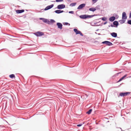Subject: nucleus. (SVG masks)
<instances>
[{"label":"nucleus","instance_id":"9d476101","mask_svg":"<svg viewBox=\"0 0 131 131\" xmlns=\"http://www.w3.org/2000/svg\"><path fill=\"white\" fill-rule=\"evenodd\" d=\"M122 18L123 19H127V17L125 12H123V13Z\"/></svg>","mask_w":131,"mask_h":131},{"label":"nucleus","instance_id":"58836bf2","mask_svg":"<svg viewBox=\"0 0 131 131\" xmlns=\"http://www.w3.org/2000/svg\"><path fill=\"white\" fill-rule=\"evenodd\" d=\"M107 23V21H106L105 22V23H104L103 24L104 25H105Z\"/></svg>","mask_w":131,"mask_h":131},{"label":"nucleus","instance_id":"0eeeda50","mask_svg":"<svg viewBox=\"0 0 131 131\" xmlns=\"http://www.w3.org/2000/svg\"><path fill=\"white\" fill-rule=\"evenodd\" d=\"M85 5V4L84 3L80 5L78 7L77 9H81L84 7Z\"/></svg>","mask_w":131,"mask_h":131},{"label":"nucleus","instance_id":"f257e3e1","mask_svg":"<svg viewBox=\"0 0 131 131\" xmlns=\"http://www.w3.org/2000/svg\"><path fill=\"white\" fill-rule=\"evenodd\" d=\"M130 93V92H121L119 93V95L122 97H124L129 95Z\"/></svg>","mask_w":131,"mask_h":131},{"label":"nucleus","instance_id":"c9c22d12","mask_svg":"<svg viewBox=\"0 0 131 131\" xmlns=\"http://www.w3.org/2000/svg\"><path fill=\"white\" fill-rule=\"evenodd\" d=\"M97 0H92V1L93 2H94V3L96 2Z\"/></svg>","mask_w":131,"mask_h":131},{"label":"nucleus","instance_id":"473e14b6","mask_svg":"<svg viewBox=\"0 0 131 131\" xmlns=\"http://www.w3.org/2000/svg\"><path fill=\"white\" fill-rule=\"evenodd\" d=\"M60 13L63 12H64V11L63 10H60Z\"/></svg>","mask_w":131,"mask_h":131},{"label":"nucleus","instance_id":"dca6fc26","mask_svg":"<svg viewBox=\"0 0 131 131\" xmlns=\"http://www.w3.org/2000/svg\"><path fill=\"white\" fill-rule=\"evenodd\" d=\"M96 10V9L95 8L92 7L90 8L89 9V10L90 11H91L93 12L95 11Z\"/></svg>","mask_w":131,"mask_h":131},{"label":"nucleus","instance_id":"9b49d317","mask_svg":"<svg viewBox=\"0 0 131 131\" xmlns=\"http://www.w3.org/2000/svg\"><path fill=\"white\" fill-rule=\"evenodd\" d=\"M15 11L17 13L19 14H20L24 12L25 10L24 9H17Z\"/></svg>","mask_w":131,"mask_h":131},{"label":"nucleus","instance_id":"f704fd0d","mask_svg":"<svg viewBox=\"0 0 131 131\" xmlns=\"http://www.w3.org/2000/svg\"><path fill=\"white\" fill-rule=\"evenodd\" d=\"M129 18H131V11L129 13Z\"/></svg>","mask_w":131,"mask_h":131},{"label":"nucleus","instance_id":"f3484780","mask_svg":"<svg viewBox=\"0 0 131 131\" xmlns=\"http://www.w3.org/2000/svg\"><path fill=\"white\" fill-rule=\"evenodd\" d=\"M96 16V15H86L87 18H91L93 17L94 16Z\"/></svg>","mask_w":131,"mask_h":131},{"label":"nucleus","instance_id":"39448f33","mask_svg":"<svg viewBox=\"0 0 131 131\" xmlns=\"http://www.w3.org/2000/svg\"><path fill=\"white\" fill-rule=\"evenodd\" d=\"M65 7V5L63 4L58 5L57 7V8L58 9H63Z\"/></svg>","mask_w":131,"mask_h":131},{"label":"nucleus","instance_id":"6ab92c4d","mask_svg":"<svg viewBox=\"0 0 131 131\" xmlns=\"http://www.w3.org/2000/svg\"><path fill=\"white\" fill-rule=\"evenodd\" d=\"M9 77L10 78L12 79L13 78H15V75L14 74H11L9 75Z\"/></svg>","mask_w":131,"mask_h":131},{"label":"nucleus","instance_id":"2f4dec72","mask_svg":"<svg viewBox=\"0 0 131 131\" xmlns=\"http://www.w3.org/2000/svg\"><path fill=\"white\" fill-rule=\"evenodd\" d=\"M36 115H37V117H40V114H37Z\"/></svg>","mask_w":131,"mask_h":131},{"label":"nucleus","instance_id":"bb28decb","mask_svg":"<svg viewBox=\"0 0 131 131\" xmlns=\"http://www.w3.org/2000/svg\"><path fill=\"white\" fill-rule=\"evenodd\" d=\"M51 23H54V22H55V20H53V19H51L50 20V21Z\"/></svg>","mask_w":131,"mask_h":131},{"label":"nucleus","instance_id":"412c9836","mask_svg":"<svg viewBox=\"0 0 131 131\" xmlns=\"http://www.w3.org/2000/svg\"><path fill=\"white\" fill-rule=\"evenodd\" d=\"M102 19V20H103L104 21H106L107 20V18H106L105 17H103L102 18H100V19Z\"/></svg>","mask_w":131,"mask_h":131},{"label":"nucleus","instance_id":"4c0bfd02","mask_svg":"<svg viewBox=\"0 0 131 131\" xmlns=\"http://www.w3.org/2000/svg\"><path fill=\"white\" fill-rule=\"evenodd\" d=\"M110 26L111 27H115V26L114 25H113L112 24H111V25H110Z\"/></svg>","mask_w":131,"mask_h":131},{"label":"nucleus","instance_id":"cd10ccee","mask_svg":"<svg viewBox=\"0 0 131 131\" xmlns=\"http://www.w3.org/2000/svg\"><path fill=\"white\" fill-rule=\"evenodd\" d=\"M64 25H68L69 26L70 25V24L68 23L67 22H65L64 23Z\"/></svg>","mask_w":131,"mask_h":131},{"label":"nucleus","instance_id":"ddd939ff","mask_svg":"<svg viewBox=\"0 0 131 131\" xmlns=\"http://www.w3.org/2000/svg\"><path fill=\"white\" fill-rule=\"evenodd\" d=\"M113 24L115 26V27H117L119 25V23L117 21H115L113 22Z\"/></svg>","mask_w":131,"mask_h":131},{"label":"nucleus","instance_id":"b1692460","mask_svg":"<svg viewBox=\"0 0 131 131\" xmlns=\"http://www.w3.org/2000/svg\"><path fill=\"white\" fill-rule=\"evenodd\" d=\"M54 12H55L56 13L58 14H59L60 13V10H56L54 11Z\"/></svg>","mask_w":131,"mask_h":131},{"label":"nucleus","instance_id":"4468645a","mask_svg":"<svg viewBox=\"0 0 131 131\" xmlns=\"http://www.w3.org/2000/svg\"><path fill=\"white\" fill-rule=\"evenodd\" d=\"M116 19L115 17V16H112L111 17L109 18V20L111 22H113Z\"/></svg>","mask_w":131,"mask_h":131},{"label":"nucleus","instance_id":"7c9ffc66","mask_svg":"<svg viewBox=\"0 0 131 131\" xmlns=\"http://www.w3.org/2000/svg\"><path fill=\"white\" fill-rule=\"evenodd\" d=\"M82 125V124H79L77 125V126L78 127H80V126H81Z\"/></svg>","mask_w":131,"mask_h":131},{"label":"nucleus","instance_id":"72a5a7b5","mask_svg":"<svg viewBox=\"0 0 131 131\" xmlns=\"http://www.w3.org/2000/svg\"><path fill=\"white\" fill-rule=\"evenodd\" d=\"M122 79L121 78L117 82H119L121 81H122Z\"/></svg>","mask_w":131,"mask_h":131},{"label":"nucleus","instance_id":"423d86ee","mask_svg":"<svg viewBox=\"0 0 131 131\" xmlns=\"http://www.w3.org/2000/svg\"><path fill=\"white\" fill-rule=\"evenodd\" d=\"M54 6L53 4H52L50 5H49L46 7L44 9L45 10H47L52 8Z\"/></svg>","mask_w":131,"mask_h":131},{"label":"nucleus","instance_id":"f8f14e48","mask_svg":"<svg viewBox=\"0 0 131 131\" xmlns=\"http://www.w3.org/2000/svg\"><path fill=\"white\" fill-rule=\"evenodd\" d=\"M79 17L82 19H87L86 15H81L79 16Z\"/></svg>","mask_w":131,"mask_h":131},{"label":"nucleus","instance_id":"2eb2a0df","mask_svg":"<svg viewBox=\"0 0 131 131\" xmlns=\"http://www.w3.org/2000/svg\"><path fill=\"white\" fill-rule=\"evenodd\" d=\"M111 35L112 36L115 38L117 37V34L116 33L113 32L111 33Z\"/></svg>","mask_w":131,"mask_h":131},{"label":"nucleus","instance_id":"aec40b11","mask_svg":"<svg viewBox=\"0 0 131 131\" xmlns=\"http://www.w3.org/2000/svg\"><path fill=\"white\" fill-rule=\"evenodd\" d=\"M92 111V109H90L86 112V113L88 114H90L91 113Z\"/></svg>","mask_w":131,"mask_h":131},{"label":"nucleus","instance_id":"c85d7f7f","mask_svg":"<svg viewBox=\"0 0 131 131\" xmlns=\"http://www.w3.org/2000/svg\"><path fill=\"white\" fill-rule=\"evenodd\" d=\"M127 75V74H126L125 75H124V76H123V77H122V78H121L123 80L124 78H125Z\"/></svg>","mask_w":131,"mask_h":131},{"label":"nucleus","instance_id":"4be33fe9","mask_svg":"<svg viewBox=\"0 0 131 131\" xmlns=\"http://www.w3.org/2000/svg\"><path fill=\"white\" fill-rule=\"evenodd\" d=\"M76 4V3H71L70 5L71 6H74Z\"/></svg>","mask_w":131,"mask_h":131},{"label":"nucleus","instance_id":"a211bd4d","mask_svg":"<svg viewBox=\"0 0 131 131\" xmlns=\"http://www.w3.org/2000/svg\"><path fill=\"white\" fill-rule=\"evenodd\" d=\"M125 20H124V19L123 20L121 19L120 20H119V21L120 22V23L121 24H122L124 23L125 22Z\"/></svg>","mask_w":131,"mask_h":131},{"label":"nucleus","instance_id":"79ce46f5","mask_svg":"<svg viewBox=\"0 0 131 131\" xmlns=\"http://www.w3.org/2000/svg\"><path fill=\"white\" fill-rule=\"evenodd\" d=\"M98 23H94V24L95 25L96 24Z\"/></svg>","mask_w":131,"mask_h":131},{"label":"nucleus","instance_id":"20e7f679","mask_svg":"<svg viewBox=\"0 0 131 131\" xmlns=\"http://www.w3.org/2000/svg\"><path fill=\"white\" fill-rule=\"evenodd\" d=\"M41 20L44 23L47 24H48L50 25L51 24V23L49 21L48 19L41 18Z\"/></svg>","mask_w":131,"mask_h":131},{"label":"nucleus","instance_id":"a19ab883","mask_svg":"<svg viewBox=\"0 0 131 131\" xmlns=\"http://www.w3.org/2000/svg\"><path fill=\"white\" fill-rule=\"evenodd\" d=\"M120 73V72L116 74L118 75Z\"/></svg>","mask_w":131,"mask_h":131},{"label":"nucleus","instance_id":"37998d69","mask_svg":"<svg viewBox=\"0 0 131 131\" xmlns=\"http://www.w3.org/2000/svg\"><path fill=\"white\" fill-rule=\"evenodd\" d=\"M39 19L40 20H41V18H39Z\"/></svg>","mask_w":131,"mask_h":131},{"label":"nucleus","instance_id":"de8ad7c7","mask_svg":"<svg viewBox=\"0 0 131 131\" xmlns=\"http://www.w3.org/2000/svg\"><path fill=\"white\" fill-rule=\"evenodd\" d=\"M85 95L87 97V95L86 94Z\"/></svg>","mask_w":131,"mask_h":131},{"label":"nucleus","instance_id":"5701e85b","mask_svg":"<svg viewBox=\"0 0 131 131\" xmlns=\"http://www.w3.org/2000/svg\"><path fill=\"white\" fill-rule=\"evenodd\" d=\"M113 16H115V17L116 19H117L119 17L116 14H113Z\"/></svg>","mask_w":131,"mask_h":131},{"label":"nucleus","instance_id":"6e6552de","mask_svg":"<svg viewBox=\"0 0 131 131\" xmlns=\"http://www.w3.org/2000/svg\"><path fill=\"white\" fill-rule=\"evenodd\" d=\"M33 34L37 37L41 36V31H38L33 33Z\"/></svg>","mask_w":131,"mask_h":131},{"label":"nucleus","instance_id":"a18cd8bd","mask_svg":"<svg viewBox=\"0 0 131 131\" xmlns=\"http://www.w3.org/2000/svg\"><path fill=\"white\" fill-rule=\"evenodd\" d=\"M109 122V121H108L107 122Z\"/></svg>","mask_w":131,"mask_h":131},{"label":"nucleus","instance_id":"1a4fd4ad","mask_svg":"<svg viewBox=\"0 0 131 131\" xmlns=\"http://www.w3.org/2000/svg\"><path fill=\"white\" fill-rule=\"evenodd\" d=\"M57 25L58 26V28L61 29L62 28V24L60 23H57Z\"/></svg>","mask_w":131,"mask_h":131},{"label":"nucleus","instance_id":"c03bdc74","mask_svg":"<svg viewBox=\"0 0 131 131\" xmlns=\"http://www.w3.org/2000/svg\"><path fill=\"white\" fill-rule=\"evenodd\" d=\"M108 26L109 27H110V26H110V25H109Z\"/></svg>","mask_w":131,"mask_h":131},{"label":"nucleus","instance_id":"ea45409f","mask_svg":"<svg viewBox=\"0 0 131 131\" xmlns=\"http://www.w3.org/2000/svg\"><path fill=\"white\" fill-rule=\"evenodd\" d=\"M43 35H44L43 33L41 32V36H42Z\"/></svg>","mask_w":131,"mask_h":131},{"label":"nucleus","instance_id":"393cba45","mask_svg":"<svg viewBox=\"0 0 131 131\" xmlns=\"http://www.w3.org/2000/svg\"><path fill=\"white\" fill-rule=\"evenodd\" d=\"M127 23L129 25H131V20H128L127 22Z\"/></svg>","mask_w":131,"mask_h":131},{"label":"nucleus","instance_id":"c756f323","mask_svg":"<svg viewBox=\"0 0 131 131\" xmlns=\"http://www.w3.org/2000/svg\"><path fill=\"white\" fill-rule=\"evenodd\" d=\"M69 13L70 14H73L74 13V12L73 11H69Z\"/></svg>","mask_w":131,"mask_h":131},{"label":"nucleus","instance_id":"49530a36","mask_svg":"<svg viewBox=\"0 0 131 131\" xmlns=\"http://www.w3.org/2000/svg\"><path fill=\"white\" fill-rule=\"evenodd\" d=\"M98 35H100V34H98Z\"/></svg>","mask_w":131,"mask_h":131},{"label":"nucleus","instance_id":"a878e982","mask_svg":"<svg viewBox=\"0 0 131 131\" xmlns=\"http://www.w3.org/2000/svg\"><path fill=\"white\" fill-rule=\"evenodd\" d=\"M63 1V0H56V2H62Z\"/></svg>","mask_w":131,"mask_h":131},{"label":"nucleus","instance_id":"7ed1b4c3","mask_svg":"<svg viewBox=\"0 0 131 131\" xmlns=\"http://www.w3.org/2000/svg\"><path fill=\"white\" fill-rule=\"evenodd\" d=\"M103 44H106V45L108 46H111L113 45V44L112 43L108 41H105L102 42Z\"/></svg>","mask_w":131,"mask_h":131},{"label":"nucleus","instance_id":"f03ea898","mask_svg":"<svg viewBox=\"0 0 131 131\" xmlns=\"http://www.w3.org/2000/svg\"><path fill=\"white\" fill-rule=\"evenodd\" d=\"M73 31L75 33L76 35L79 34L81 36H83V34L81 33V32L79 30H78L76 28H74L73 29Z\"/></svg>","mask_w":131,"mask_h":131},{"label":"nucleus","instance_id":"09e8293b","mask_svg":"<svg viewBox=\"0 0 131 131\" xmlns=\"http://www.w3.org/2000/svg\"><path fill=\"white\" fill-rule=\"evenodd\" d=\"M120 128V129H122V128Z\"/></svg>","mask_w":131,"mask_h":131},{"label":"nucleus","instance_id":"e433bc0d","mask_svg":"<svg viewBox=\"0 0 131 131\" xmlns=\"http://www.w3.org/2000/svg\"><path fill=\"white\" fill-rule=\"evenodd\" d=\"M0 127L2 128H5V127L3 125H0Z\"/></svg>","mask_w":131,"mask_h":131}]
</instances>
